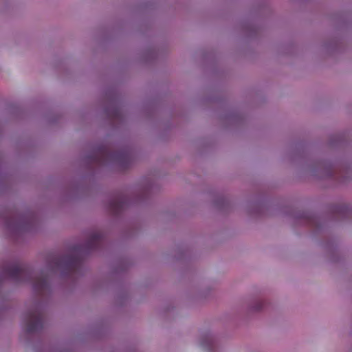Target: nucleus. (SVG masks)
Segmentation results:
<instances>
[{"mask_svg":"<svg viewBox=\"0 0 352 352\" xmlns=\"http://www.w3.org/2000/svg\"><path fill=\"white\" fill-rule=\"evenodd\" d=\"M107 154V151L106 148H102L100 151V155L102 156L106 155Z\"/></svg>","mask_w":352,"mask_h":352,"instance_id":"nucleus-6","label":"nucleus"},{"mask_svg":"<svg viewBox=\"0 0 352 352\" xmlns=\"http://www.w3.org/2000/svg\"><path fill=\"white\" fill-rule=\"evenodd\" d=\"M124 205V201L123 199H116L111 202V208L115 212L120 211L123 208Z\"/></svg>","mask_w":352,"mask_h":352,"instance_id":"nucleus-4","label":"nucleus"},{"mask_svg":"<svg viewBox=\"0 0 352 352\" xmlns=\"http://www.w3.org/2000/svg\"><path fill=\"white\" fill-rule=\"evenodd\" d=\"M56 268L64 276H73L81 268L82 261L76 255H65L55 258Z\"/></svg>","mask_w":352,"mask_h":352,"instance_id":"nucleus-1","label":"nucleus"},{"mask_svg":"<svg viewBox=\"0 0 352 352\" xmlns=\"http://www.w3.org/2000/svg\"><path fill=\"white\" fill-rule=\"evenodd\" d=\"M101 234L98 233H95L92 234L87 242L88 247L89 248H94L96 246H98L101 241Z\"/></svg>","mask_w":352,"mask_h":352,"instance_id":"nucleus-3","label":"nucleus"},{"mask_svg":"<svg viewBox=\"0 0 352 352\" xmlns=\"http://www.w3.org/2000/svg\"><path fill=\"white\" fill-rule=\"evenodd\" d=\"M6 274L11 279L21 283L23 278H24L25 270L24 267L19 264H13L8 266L5 269ZM25 281L23 280V283Z\"/></svg>","mask_w":352,"mask_h":352,"instance_id":"nucleus-2","label":"nucleus"},{"mask_svg":"<svg viewBox=\"0 0 352 352\" xmlns=\"http://www.w3.org/2000/svg\"><path fill=\"white\" fill-rule=\"evenodd\" d=\"M33 286H42V287H44V286H49V285H48L47 282L44 280V281L41 282V283L34 285Z\"/></svg>","mask_w":352,"mask_h":352,"instance_id":"nucleus-5","label":"nucleus"}]
</instances>
